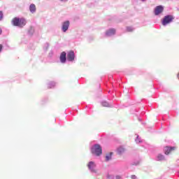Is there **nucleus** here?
<instances>
[{
    "label": "nucleus",
    "instance_id": "ddd939ff",
    "mask_svg": "<svg viewBox=\"0 0 179 179\" xmlns=\"http://www.w3.org/2000/svg\"><path fill=\"white\" fill-rule=\"evenodd\" d=\"M112 156H113V152H110L109 154L106 155V162H109V160H111Z\"/></svg>",
    "mask_w": 179,
    "mask_h": 179
},
{
    "label": "nucleus",
    "instance_id": "f3484780",
    "mask_svg": "<svg viewBox=\"0 0 179 179\" xmlns=\"http://www.w3.org/2000/svg\"><path fill=\"white\" fill-rule=\"evenodd\" d=\"M127 31H133L132 27H128L127 28Z\"/></svg>",
    "mask_w": 179,
    "mask_h": 179
},
{
    "label": "nucleus",
    "instance_id": "2eb2a0df",
    "mask_svg": "<svg viewBox=\"0 0 179 179\" xmlns=\"http://www.w3.org/2000/svg\"><path fill=\"white\" fill-rule=\"evenodd\" d=\"M164 159V157L162 155H158V160H163Z\"/></svg>",
    "mask_w": 179,
    "mask_h": 179
},
{
    "label": "nucleus",
    "instance_id": "0eeeda50",
    "mask_svg": "<svg viewBox=\"0 0 179 179\" xmlns=\"http://www.w3.org/2000/svg\"><path fill=\"white\" fill-rule=\"evenodd\" d=\"M59 59L62 64H65L66 62V52H62L60 55Z\"/></svg>",
    "mask_w": 179,
    "mask_h": 179
},
{
    "label": "nucleus",
    "instance_id": "f03ea898",
    "mask_svg": "<svg viewBox=\"0 0 179 179\" xmlns=\"http://www.w3.org/2000/svg\"><path fill=\"white\" fill-rule=\"evenodd\" d=\"M174 19V16L173 15H166L165 17H164L163 20H162V25L163 26H167V24H169V23H171V22H173V20Z\"/></svg>",
    "mask_w": 179,
    "mask_h": 179
},
{
    "label": "nucleus",
    "instance_id": "6ab92c4d",
    "mask_svg": "<svg viewBox=\"0 0 179 179\" xmlns=\"http://www.w3.org/2000/svg\"><path fill=\"white\" fill-rule=\"evenodd\" d=\"M2 51V45H0V52Z\"/></svg>",
    "mask_w": 179,
    "mask_h": 179
},
{
    "label": "nucleus",
    "instance_id": "423d86ee",
    "mask_svg": "<svg viewBox=\"0 0 179 179\" xmlns=\"http://www.w3.org/2000/svg\"><path fill=\"white\" fill-rule=\"evenodd\" d=\"M69 21H66L63 22L62 30L64 31V33H65L68 30V29H69Z\"/></svg>",
    "mask_w": 179,
    "mask_h": 179
},
{
    "label": "nucleus",
    "instance_id": "aec40b11",
    "mask_svg": "<svg viewBox=\"0 0 179 179\" xmlns=\"http://www.w3.org/2000/svg\"><path fill=\"white\" fill-rule=\"evenodd\" d=\"M0 34H2V29H0Z\"/></svg>",
    "mask_w": 179,
    "mask_h": 179
},
{
    "label": "nucleus",
    "instance_id": "412c9836",
    "mask_svg": "<svg viewBox=\"0 0 179 179\" xmlns=\"http://www.w3.org/2000/svg\"><path fill=\"white\" fill-rule=\"evenodd\" d=\"M116 178L120 179V178H121V177H120V176H116Z\"/></svg>",
    "mask_w": 179,
    "mask_h": 179
},
{
    "label": "nucleus",
    "instance_id": "1a4fd4ad",
    "mask_svg": "<svg viewBox=\"0 0 179 179\" xmlns=\"http://www.w3.org/2000/svg\"><path fill=\"white\" fill-rule=\"evenodd\" d=\"M106 34L108 37H110V36H114V34H115V29H109L106 31Z\"/></svg>",
    "mask_w": 179,
    "mask_h": 179
},
{
    "label": "nucleus",
    "instance_id": "39448f33",
    "mask_svg": "<svg viewBox=\"0 0 179 179\" xmlns=\"http://www.w3.org/2000/svg\"><path fill=\"white\" fill-rule=\"evenodd\" d=\"M163 10H164V8L162 6H158L155 9V15L157 16L162 13Z\"/></svg>",
    "mask_w": 179,
    "mask_h": 179
},
{
    "label": "nucleus",
    "instance_id": "6e6552de",
    "mask_svg": "<svg viewBox=\"0 0 179 179\" xmlns=\"http://www.w3.org/2000/svg\"><path fill=\"white\" fill-rule=\"evenodd\" d=\"M68 61H73L75 59V52L73 51H70L67 54Z\"/></svg>",
    "mask_w": 179,
    "mask_h": 179
},
{
    "label": "nucleus",
    "instance_id": "4be33fe9",
    "mask_svg": "<svg viewBox=\"0 0 179 179\" xmlns=\"http://www.w3.org/2000/svg\"><path fill=\"white\" fill-rule=\"evenodd\" d=\"M178 76V78H179V73H178V76Z\"/></svg>",
    "mask_w": 179,
    "mask_h": 179
},
{
    "label": "nucleus",
    "instance_id": "f257e3e1",
    "mask_svg": "<svg viewBox=\"0 0 179 179\" xmlns=\"http://www.w3.org/2000/svg\"><path fill=\"white\" fill-rule=\"evenodd\" d=\"M11 23L13 26H17V27H24V25L27 23L26 19L19 18L15 17L11 20Z\"/></svg>",
    "mask_w": 179,
    "mask_h": 179
},
{
    "label": "nucleus",
    "instance_id": "b1692460",
    "mask_svg": "<svg viewBox=\"0 0 179 179\" xmlns=\"http://www.w3.org/2000/svg\"><path fill=\"white\" fill-rule=\"evenodd\" d=\"M142 1H146V0H142Z\"/></svg>",
    "mask_w": 179,
    "mask_h": 179
},
{
    "label": "nucleus",
    "instance_id": "dca6fc26",
    "mask_svg": "<svg viewBox=\"0 0 179 179\" xmlns=\"http://www.w3.org/2000/svg\"><path fill=\"white\" fill-rule=\"evenodd\" d=\"M2 17H3V13L2 11H0V20H2Z\"/></svg>",
    "mask_w": 179,
    "mask_h": 179
},
{
    "label": "nucleus",
    "instance_id": "7ed1b4c3",
    "mask_svg": "<svg viewBox=\"0 0 179 179\" xmlns=\"http://www.w3.org/2000/svg\"><path fill=\"white\" fill-rule=\"evenodd\" d=\"M92 153H93V155H96V156H100V155L103 153V150L99 145H95L92 149Z\"/></svg>",
    "mask_w": 179,
    "mask_h": 179
},
{
    "label": "nucleus",
    "instance_id": "20e7f679",
    "mask_svg": "<svg viewBox=\"0 0 179 179\" xmlns=\"http://www.w3.org/2000/svg\"><path fill=\"white\" fill-rule=\"evenodd\" d=\"M87 167L92 173H97V171L96 170V164L93 162H90L87 164Z\"/></svg>",
    "mask_w": 179,
    "mask_h": 179
},
{
    "label": "nucleus",
    "instance_id": "a211bd4d",
    "mask_svg": "<svg viewBox=\"0 0 179 179\" xmlns=\"http://www.w3.org/2000/svg\"><path fill=\"white\" fill-rule=\"evenodd\" d=\"M131 178H132V179H136V176L132 175V176H131Z\"/></svg>",
    "mask_w": 179,
    "mask_h": 179
},
{
    "label": "nucleus",
    "instance_id": "9b49d317",
    "mask_svg": "<svg viewBox=\"0 0 179 179\" xmlns=\"http://www.w3.org/2000/svg\"><path fill=\"white\" fill-rule=\"evenodd\" d=\"M29 10L31 13H34V12H36V5L31 4L29 6Z\"/></svg>",
    "mask_w": 179,
    "mask_h": 179
},
{
    "label": "nucleus",
    "instance_id": "4468645a",
    "mask_svg": "<svg viewBox=\"0 0 179 179\" xmlns=\"http://www.w3.org/2000/svg\"><path fill=\"white\" fill-rule=\"evenodd\" d=\"M102 106H103V107H110V104L108 103V102H106V101L102 102Z\"/></svg>",
    "mask_w": 179,
    "mask_h": 179
},
{
    "label": "nucleus",
    "instance_id": "5701e85b",
    "mask_svg": "<svg viewBox=\"0 0 179 179\" xmlns=\"http://www.w3.org/2000/svg\"><path fill=\"white\" fill-rule=\"evenodd\" d=\"M60 1H68V0H60Z\"/></svg>",
    "mask_w": 179,
    "mask_h": 179
},
{
    "label": "nucleus",
    "instance_id": "9d476101",
    "mask_svg": "<svg viewBox=\"0 0 179 179\" xmlns=\"http://www.w3.org/2000/svg\"><path fill=\"white\" fill-rule=\"evenodd\" d=\"M175 148L173 147H166L165 150V155H170L173 150H174Z\"/></svg>",
    "mask_w": 179,
    "mask_h": 179
},
{
    "label": "nucleus",
    "instance_id": "f8f14e48",
    "mask_svg": "<svg viewBox=\"0 0 179 179\" xmlns=\"http://www.w3.org/2000/svg\"><path fill=\"white\" fill-rule=\"evenodd\" d=\"M125 152V148L120 147L117 148V153L118 155H122Z\"/></svg>",
    "mask_w": 179,
    "mask_h": 179
}]
</instances>
